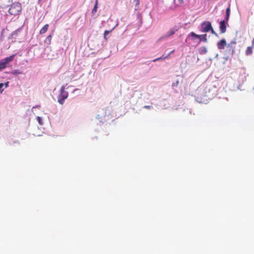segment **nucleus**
Returning a JSON list of instances; mask_svg holds the SVG:
<instances>
[{"label": "nucleus", "instance_id": "f257e3e1", "mask_svg": "<svg viewBox=\"0 0 254 254\" xmlns=\"http://www.w3.org/2000/svg\"><path fill=\"white\" fill-rule=\"evenodd\" d=\"M9 6L10 7L8 9V13L11 15H18L21 11V5L18 1H15L13 3L12 2Z\"/></svg>", "mask_w": 254, "mask_h": 254}, {"label": "nucleus", "instance_id": "f03ea898", "mask_svg": "<svg viewBox=\"0 0 254 254\" xmlns=\"http://www.w3.org/2000/svg\"><path fill=\"white\" fill-rule=\"evenodd\" d=\"M235 43H236L234 42L227 45L226 40L224 39H223L218 42L217 47L219 49L222 50L224 49L226 46H227L228 48H230L232 49V53H233L234 52L235 48L232 47V44H235Z\"/></svg>", "mask_w": 254, "mask_h": 254}, {"label": "nucleus", "instance_id": "7ed1b4c3", "mask_svg": "<svg viewBox=\"0 0 254 254\" xmlns=\"http://www.w3.org/2000/svg\"><path fill=\"white\" fill-rule=\"evenodd\" d=\"M15 56V55H12L8 57H6L0 61V70L5 68L8 64L11 62Z\"/></svg>", "mask_w": 254, "mask_h": 254}, {"label": "nucleus", "instance_id": "20e7f679", "mask_svg": "<svg viewBox=\"0 0 254 254\" xmlns=\"http://www.w3.org/2000/svg\"><path fill=\"white\" fill-rule=\"evenodd\" d=\"M68 93L65 91V88L64 86L61 87V93L58 96V102L63 105L64 103V101L68 97Z\"/></svg>", "mask_w": 254, "mask_h": 254}, {"label": "nucleus", "instance_id": "39448f33", "mask_svg": "<svg viewBox=\"0 0 254 254\" xmlns=\"http://www.w3.org/2000/svg\"><path fill=\"white\" fill-rule=\"evenodd\" d=\"M212 25L210 22L205 21L203 22L200 26L201 31L202 32H208L212 28Z\"/></svg>", "mask_w": 254, "mask_h": 254}, {"label": "nucleus", "instance_id": "423d86ee", "mask_svg": "<svg viewBox=\"0 0 254 254\" xmlns=\"http://www.w3.org/2000/svg\"><path fill=\"white\" fill-rule=\"evenodd\" d=\"M206 36L207 35L206 34H202V35H197V34H196L193 32H191L189 34V36L192 37L193 38V39H194V38L200 39L201 37H202V40L205 42H206L207 40V38H206Z\"/></svg>", "mask_w": 254, "mask_h": 254}, {"label": "nucleus", "instance_id": "0eeeda50", "mask_svg": "<svg viewBox=\"0 0 254 254\" xmlns=\"http://www.w3.org/2000/svg\"><path fill=\"white\" fill-rule=\"evenodd\" d=\"M12 2V0H0V8H6L9 6Z\"/></svg>", "mask_w": 254, "mask_h": 254}, {"label": "nucleus", "instance_id": "6e6552de", "mask_svg": "<svg viewBox=\"0 0 254 254\" xmlns=\"http://www.w3.org/2000/svg\"><path fill=\"white\" fill-rule=\"evenodd\" d=\"M226 22L225 20H222L220 22L219 28L221 33H224L226 31Z\"/></svg>", "mask_w": 254, "mask_h": 254}, {"label": "nucleus", "instance_id": "1a4fd4ad", "mask_svg": "<svg viewBox=\"0 0 254 254\" xmlns=\"http://www.w3.org/2000/svg\"><path fill=\"white\" fill-rule=\"evenodd\" d=\"M178 30V29L176 28H171L169 31L167 33L165 37H169L170 36H171L172 35H173L176 31H177Z\"/></svg>", "mask_w": 254, "mask_h": 254}, {"label": "nucleus", "instance_id": "9d476101", "mask_svg": "<svg viewBox=\"0 0 254 254\" xmlns=\"http://www.w3.org/2000/svg\"><path fill=\"white\" fill-rule=\"evenodd\" d=\"M49 26V24H46V25H45L40 30V32H39L40 34H43L45 33L48 30Z\"/></svg>", "mask_w": 254, "mask_h": 254}, {"label": "nucleus", "instance_id": "9b49d317", "mask_svg": "<svg viewBox=\"0 0 254 254\" xmlns=\"http://www.w3.org/2000/svg\"><path fill=\"white\" fill-rule=\"evenodd\" d=\"M175 2L178 6H183L184 5V0H175Z\"/></svg>", "mask_w": 254, "mask_h": 254}, {"label": "nucleus", "instance_id": "f8f14e48", "mask_svg": "<svg viewBox=\"0 0 254 254\" xmlns=\"http://www.w3.org/2000/svg\"><path fill=\"white\" fill-rule=\"evenodd\" d=\"M169 57V55L164 56V55H163L160 58L155 59L152 61L153 62H155L156 61H158L160 60H165L166 59H167Z\"/></svg>", "mask_w": 254, "mask_h": 254}, {"label": "nucleus", "instance_id": "ddd939ff", "mask_svg": "<svg viewBox=\"0 0 254 254\" xmlns=\"http://www.w3.org/2000/svg\"><path fill=\"white\" fill-rule=\"evenodd\" d=\"M253 53V47H248L246 51V55H250Z\"/></svg>", "mask_w": 254, "mask_h": 254}, {"label": "nucleus", "instance_id": "4468645a", "mask_svg": "<svg viewBox=\"0 0 254 254\" xmlns=\"http://www.w3.org/2000/svg\"><path fill=\"white\" fill-rule=\"evenodd\" d=\"M51 40H52V35H49L45 39V43H47L48 44L50 45L51 43Z\"/></svg>", "mask_w": 254, "mask_h": 254}, {"label": "nucleus", "instance_id": "2eb2a0df", "mask_svg": "<svg viewBox=\"0 0 254 254\" xmlns=\"http://www.w3.org/2000/svg\"><path fill=\"white\" fill-rule=\"evenodd\" d=\"M97 4H98V0H96L95 6L92 10V13L93 14L95 13L97 11Z\"/></svg>", "mask_w": 254, "mask_h": 254}, {"label": "nucleus", "instance_id": "dca6fc26", "mask_svg": "<svg viewBox=\"0 0 254 254\" xmlns=\"http://www.w3.org/2000/svg\"><path fill=\"white\" fill-rule=\"evenodd\" d=\"M134 2L135 3L136 9L138 8V5L139 4V0H134Z\"/></svg>", "mask_w": 254, "mask_h": 254}, {"label": "nucleus", "instance_id": "f3484780", "mask_svg": "<svg viewBox=\"0 0 254 254\" xmlns=\"http://www.w3.org/2000/svg\"><path fill=\"white\" fill-rule=\"evenodd\" d=\"M230 11H231V9H230V6H229L227 8H226V14H230Z\"/></svg>", "mask_w": 254, "mask_h": 254}, {"label": "nucleus", "instance_id": "a211bd4d", "mask_svg": "<svg viewBox=\"0 0 254 254\" xmlns=\"http://www.w3.org/2000/svg\"><path fill=\"white\" fill-rule=\"evenodd\" d=\"M37 120H38V121L39 124L40 125H42L43 124V123H42V119H41V117H37Z\"/></svg>", "mask_w": 254, "mask_h": 254}, {"label": "nucleus", "instance_id": "6ab92c4d", "mask_svg": "<svg viewBox=\"0 0 254 254\" xmlns=\"http://www.w3.org/2000/svg\"><path fill=\"white\" fill-rule=\"evenodd\" d=\"M210 31H211V33L212 34H214L216 36H218V34L215 32V31L213 30V27H212L211 29H210Z\"/></svg>", "mask_w": 254, "mask_h": 254}, {"label": "nucleus", "instance_id": "aec40b11", "mask_svg": "<svg viewBox=\"0 0 254 254\" xmlns=\"http://www.w3.org/2000/svg\"><path fill=\"white\" fill-rule=\"evenodd\" d=\"M13 73L16 74H22V72L19 70H16L13 72Z\"/></svg>", "mask_w": 254, "mask_h": 254}, {"label": "nucleus", "instance_id": "412c9836", "mask_svg": "<svg viewBox=\"0 0 254 254\" xmlns=\"http://www.w3.org/2000/svg\"><path fill=\"white\" fill-rule=\"evenodd\" d=\"M4 86V84L3 83H0V91H2L3 90V87Z\"/></svg>", "mask_w": 254, "mask_h": 254}, {"label": "nucleus", "instance_id": "4be33fe9", "mask_svg": "<svg viewBox=\"0 0 254 254\" xmlns=\"http://www.w3.org/2000/svg\"><path fill=\"white\" fill-rule=\"evenodd\" d=\"M230 17V14H226V17H225V21L227 22V21L229 20Z\"/></svg>", "mask_w": 254, "mask_h": 254}, {"label": "nucleus", "instance_id": "5701e85b", "mask_svg": "<svg viewBox=\"0 0 254 254\" xmlns=\"http://www.w3.org/2000/svg\"><path fill=\"white\" fill-rule=\"evenodd\" d=\"M110 31H107V30H106L105 32H104V37L105 38H106V36L107 34H108L109 33H110Z\"/></svg>", "mask_w": 254, "mask_h": 254}, {"label": "nucleus", "instance_id": "b1692460", "mask_svg": "<svg viewBox=\"0 0 254 254\" xmlns=\"http://www.w3.org/2000/svg\"><path fill=\"white\" fill-rule=\"evenodd\" d=\"M151 107L150 106H144V108H145V109H150Z\"/></svg>", "mask_w": 254, "mask_h": 254}, {"label": "nucleus", "instance_id": "393cba45", "mask_svg": "<svg viewBox=\"0 0 254 254\" xmlns=\"http://www.w3.org/2000/svg\"><path fill=\"white\" fill-rule=\"evenodd\" d=\"M174 51H175L174 50L171 51L167 55H169V57L171 54H173L174 52Z\"/></svg>", "mask_w": 254, "mask_h": 254}, {"label": "nucleus", "instance_id": "a878e982", "mask_svg": "<svg viewBox=\"0 0 254 254\" xmlns=\"http://www.w3.org/2000/svg\"><path fill=\"white\" fill-rule=\"evenodd\" d=\"M8 82H6L5 83V85L6 87L8 86Z\"/></svg>", "mask_w": 254, "mask_h": 254}, {"label": "nucleus", "instance_id": "bb28decb", "mask_svg": "<svg viewBox=\"0 0 254 254\" xmlns=\"http://www.w3.org/2000/svg\"><path fill=\"white\" fill-rule=\"evenodd\" d=\"M200 40L202 39V37H201L200 39H199Z\"/></svg>", "mask_w": 254, "mask_h": 254}, {"label": "nucleus", "instance_id": "cd10ccee", "mask_svg": "<svg viewBox=\"0 0 254 254\" xmlns=\"http://www.w3.org/2000/svg\"><path fill=\"white\" fill-rule=\"evenodd\" d=\"M41 0H39V1H41Z\"/></svg>", "mask_w": 254, "mask_h": 254}]
</instances>
